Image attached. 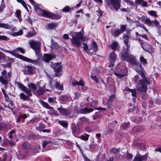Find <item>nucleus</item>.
I'll list each match as a JSON object with an SVG mask.
<instances>
[{"instance_id":"obj_1","label":"nucleus","mask_w":161,"mask_h":161,"mask_svg":"<svg viewBox=\"0 0 161 161\" xmlns=\"http://www.w3.org/2000/svg\"><path fill=\"white\" fill-rule=\"evenodd\" d=\"M136 70L141 75L143 80H139V84H138L137 87V90L140 92H146L147 84H149V82L144 74L140 70L136 69Z\"/></svg>"},{"instance_id":"obj_2","label":"nucleus","mask_w":161,"mask_h":161,"mask_svg":"<svg viewBox=\"0 0 161 161\" xmlns=\"http://www.w3.org/2000/svg\"><path fill=\"white\" fill-rule=\"evenodd\" d=\"M29 43L31 47L35 50L36 55L39 58L41 56L40 49L41 43L39 41L30 40L29 42Z\"/></svg>"},{"instance_id":"obj_3","label":"nucleus","mask_w":161,"mask_h":161,"mask_svg":"<svg viewBox=\"0 0 161 161\" xmlns=\"http://www.w3.org/2000/svg\"><path fill=\"white\" fill-rule=\"evenodd\" d=\"M83 39V35L80 32H75V36L72 37L71 39L72 43L75 45L77 47H80L81 45V42Z\"/></svg>"},{"instance_id":"obj_4","label":"nucleus","mask_w":161,"mask_h":161,"mask_svg":"<svg viewBox=\"0 0 161 161\" xmlns=\"http://www.w3.org/2000/svg\"><path fill=\"white\" fill-rule=\"evenodd\" d=\"M37 12L40 13L42 16L48 18H52L54 19H58L60 18L61 16L60 15L54 14L48 12L46 10L38 8Z\"/></svg>"},{"instance_id":"obj_5","label":"nucleus","mask_w":161,"mask_h":161,"mask_svg":"<svg viewBox=\"0 0 161 161\" xmlns=\"http://www.w3.org/2000/svg\"><path fill=\"white\" fill-rule=\"evenodd\" d=\"M98 50V47L97 43L95 41H92L91 45L87 53L90 54H93L96 53Z\"/></svg>"},{"instance_id":"obj_6","label":"nucleus","mask_w":161,"mask_h":161,"mask_svg":"<svg viewBox=\"0 0 161 161\" xmlns=\"http://www.w3.org/2000/svg\"><path fill=\"white\" fill-rule=\"evenodd\" d=\"M117 55L114 52L110 54L109 57V60L110 62L109 67H111L114 66V63L117 59Z\"/></svg>"},{"instance_id":"obj_7","label":"nucleus","mask_w":161,"mask_h":161,"mask_svg":"<svg viewBox=\"0 0 161 161\" xmlns=\"http://www.w3.org/2000/svg\"><path fill=\"white\" fill-rule=\"evenodd\" d=\"M2 73V75L5 77V79H4L3 77L1 76V82L3 84L4 86V87L6 88L7 87V84L8 83V81L6 79L7 78V76H8V77L10 78L9 74L8 73V74L7 75V72L5 70L3 71Z\"/></svg>"},{"instance_id":"obj_8","label":"nucleus","mask_w":161,"mask_h":161,"mask_svg":"<svg viewBox=\"0 0 161 161\" xmlns=\"http://www.w3.org/2000/svg\"><path fill=\"white\" fill-rule=\"evenodd\" d=\"M122 58L123 60L130 62H132L133 60V56L129 54L128 52L123 53Z\"/></svg>"},{"instance_id":"obj_9","label":"nucleus","mask_w":161,"mask_h":161,"mask_svg":"<svg viewBox=\"0 0 161 161\" xmlns=\"http://www.w3.org/2000/svg\"><path fill=\"white\" fill-rule=\"evenodd\" d=\"M108 4H111L116 11H118L120 7L119 0H109Z\"/></svg>"},{"instance_id":"obj_10","label":"nucleus","mask_w":161,"mask_h":161,"mask_svg":"<svg viewBox=\"0 0 161 161\" xmlns=\"http://www.w3.org/2000/svg\"><path fill=\"white\" fill-rule=\"evenodd\" d=\"M17 56L20 59L28 62L32 63L34 64H37L38 63L37 61L36 60L31 59L20 54H17Z\"/></svg>"},{"instance_id":"obj_11","label":"nucleus","mask_w":161,"mask_h":161,"mask_svg":"<svg viewBox=\"0 0 161 161\" xmlns=\"http://www.w3.org/2000/svg\"><path fill=\"white\" fill-rule=\"evenodd\" d=\"M54 71L56 72L55 75L56 77L62 75V73L61 71L62 69V67L59 64V63L55 64L54 67Z\"/></svg>"},{"instance_id":"obj_12","label":"nucleus","mask_w":161,"mask_h":161,"mask_svg":"<svg viewBox=\"0 0 161 161\" xmlns=\"http://www.w3.org/2000/svg\"><path fill=\"white\" fill-rule=\"evenodd\" d=\"M41 81L38 82L37 83L36 86H37L39 88V89L37 91V93L38 95H42L44 92L45 91V90H46L47 91H49V90L47 89H43V88L45 87V84L42 87H41L39 85Z\"/></svg>"},{"instance_id":"obj_13","label":"nucleus","mask_w":161,"mask_h":161,"mask_svg":"<svg viewBox=\"0 0 161 161\" xmlns=\"http://www.w3.org/2000/svg\"><path fill=\"white\" fill-rule=\"evenodd\" d=\"M147 156V154L142 156L138 152L133 161H146Z\"/></svg>"},{"instance_id":"obj_14","label":"nucleus","mask_w":161,"mask_h":161,"mask_svg":"<svg viewBox=\"0 0 161 161\" xmlns=\"http://www.w3.org/2000/svg\"><path fill=\"white\" fill-rule=\"evenodd\" d=\"M57 109L59 111V113L63 115L67 116L70 114V112L69 110L63 108L62 106L60 108H58Z\"/></svg>"},{"instance_id":"obj_15","label":"nucleus","mask_w":161,"mask_h":161,"mask_svg":"<svg viewBox=\"0 0 161 161\" xmlns=\"http://www.w3.org/2000/svg\"><path fill=\"white\" fill-rule=\"evenodd\" d=\"M141 46L143 49L146 51L148 52L151 50L152 48V47L147 43H141Z\"/></svg>"},{"instance_id":"obj_16","label":"nucleus","mask_w":161,"mask_h":161,"mask_svg":"<svg viewBox=\"0 0 161 161\" xmlns=\"http://www.w3.org/2000/svg\"><path fill=\"white\" fill-rule=\"evenodd\" d=\"M72 84L73 86L80 85L82 86H85V82L82 80H80L79 81L74 80L72 81Z\"/></svg>"},{"instance_id":"obj_17","label":"nucleus","mask_w":161,"mask_h":161,"mask_svg":"<svg viewBox=\"0 0 161 161\" xmlns=\"http://www.w3.org/2000/svg\"><path fill=\"white\" fill-rule=\"evenodd\" d=\"M123 40L125 44L126 45L128 48H129L130 46L129 43V37L125 34H124L123 36Z\"/></svg>"},{"instance_id":"obj_18","label":"nucleus","mask_w":161,"mask_h":161,"mask_svg":"<svg viewBox=\"0 0 161 161\" xmlns=\"http://www.w3.org/2000/svg\"><path fill=\"white\" fill-rule=\"evenodd\" d=\"M110 33L114 36L117 37L121 33V32L119 30L112 29Z\"/></svg>"},{"instance_id":"obj_19","label":"nucleus","mask_w":161,"mask_h":161,"mask_svg":"<svg viewBox=\"0 0 161 161\" xmlns=\"http://www.w3.org/2000/svg\"><path fill=\"white\" fill-rule=\"evenodd\" d=\"M124 71V69H121L120 71L119 69L117 70V72H115V75L118 77L119 78H121L124 77L125 75V74H123V72Z\"/></svg>"},{"instance_id":"obj_20","label":"nucleus","mask_w":161,"mask_h":161,"mask_svg":"<svg viewBox=\"0 0 161 161\" xmlns=\"http://www.w3.org/2000/svg\"><path fill=\"white\" fill-rule=\"evenodd\" d=\"M93 110V109H89L87 108H84L80 109V113L81 114H86L90 113Z\"/></svg>"},{"instance_id":"obj_21","label":"nucleus","mask_w":161,"mask_h":161,"mask_svg":"<svg viewBox=\"0 0 161 161\" xmlns=\"http://www.w3.org/2000/svg\"><path fill=\"white\" fill-rule=\"evenodd\" d=\"M55 57H52V56L49 54H45L43 58V59L46 62H48L50 60H51L53 58H55Z\"/></svg>"},{"instance_id":"obj_22","label":"nucleus","mask_w":161,"mask_h":161,"mask_svg":"<svg viewBox=\"0 0 161 161\" xmlns=\"http://www.w3.org/2000/svg\"><path fill=\"white\" fill-rule=\"evenodd\" d=\"M41 104L42 105L44 108H45L47 109H53V108L50 107L48 103H47L44 102L42 101H41L40 102Z\"/></svg>"},{"instance_id":"obj_23","label":"nucleus","mask_w":161,"mask_h":161,"mask_svg":"<svg viewBox=\"0 0 161 161\" xmlns=\"http://www.w3.org/2000/svg\"><path fill=\"white\" fill-rule=\"evenodd\" d=\"M125 91H128L131 93L133 97H136V92L135 89H132L127 87L125 88Z\"/></svg>"},{"instance_id":"obj_24","label":"nucleus","mask_w":161,"mask_h":161,"mask_svg":"<svg viewBox=\"0 0 161 161\" xmlns=\"http://www.w3.org/2000/svg\"><path fill=\"white\" fill-rule=\"evenodd\" d=\"M12 27V26L5 23H1V28L5 29H10Z\"/></svg>"},{"instance_id":"obj_25","label":"nucleus","mask_w":161,"mask_h":161,"mask_svg":"<svg viewBox=\"0 0 161 161\" xmlns=\"http://www.w3.org/2000/svg\"><path fill=\"white\" fill-rule=\"evenodd\" d=\"M36 86L35 84L31 83L28 85V86L30 89L32 90L33 91H35L36 89Z\"/></svg>"},{"instance_id":"obj_26","label":"nucleus","mask_w":161,"mask_h":161,"mask_svg":"<svg viewBox=\"0 0 161 161\" xmlns=\"http://www.w3.org/2000/svg\"><path fill=\"white\" fill-rule=\"evenodd\" d=\"M9 129L8 126L4 123L1 124V130H3L4 131H7Z\"/></svg>"},{"instance_id":"obj_27","label":"nucleus","mask_w":161,"mask_h":161,"mask_svg":"<svg viewBox=\"0 0 161 161\" xmlns=\"http://www.w3.org/2000/svg\"><path fill=\"white\" fill-rule=\"evenodd\" d=\"M58 25L56 23H51L47 25V28L49 29H54Z\"/></svg>"},{"instance_id":"obj_28","label":"nucleus","mask_w":161,"mask_h":161,"mask_svg":"<svg viewBox=\"0 0 161 161\" xmlns=\"http://www.w3.org/2000/svg\"><path fill=\"white\" fill-rule=\"evenodd\" d=\"M118 46V42H114L110 45V47L112 50H115L117 49Z\"/></svg>"},{"instance_id":"obj_29","label":"nucleus","mask_w":161,"mask_h":161,"mask_svg":"<svg viewBox=\"0 0 161 161\" xmlns=\"http://www.w3.org/2000/svg\"><path fill=\"white\" fill-rule=\"evenodd\" d=\"M1 61L3 60L4 61H5L7 63V60L9 58L8 57H6L5 55L3 53H1Z\"/></svg>"},{"instance_id":"obj_30","label":"nucleus","mask_w":161,"mask_h":161,"mask_svg":"<svg viewBox=\"0 0 161 161\" xmlns=\"http://www.w3.org/2000/svg\"><path fill=\"white\" fill-rule=\"evenodd\" d=\"M23 91L25 93L28 94L29 96H31L32 94L31 93V90L27 88L26 87H25L23 90Z\"/></svg>"},{"instance_id":"obj_31","label":"nucleus","mask_w":161,"mask_h":161,"mask_svg":"<svg viewBox=\"0 0 161 161\" xmlns=\"http://www.w3.org/2000/svg\"><path fill=\"white\" fill-rule=\"evenodd\" d=\"M27 69L30 74H33L35 72V70L34 67L31 66H28L27 67Z\"/></svg>"},{"instance_id":"obj_32","label":"nucleus","mask_w":161,"mask_h":161,"mask_svg":"<svg viewBox=\"0 0 161 161\" xmlns=\"http://www.w3.org/2000/svg\"><path fill=\"white\" fill-rule=\"evenodd\" d=\"M20 96L22 99L24 100H28L29 99V97L27 95H25L23 93H21L20 94Z\"/></svg>"},{"instance_id":"obj_33","label":"nucleus","mask_w":161,"mask_h":161,"mask_svg":"<svg viewBox=\"0 0 161 161\" xmlns=\"http://www.w3.org/2000/svg\"><path fill=\"white\" fill-rule=\"evenodd\" d=\"M55 86L58 90H63V86L62 84L61 85L59 83L56 82Z\"/></svg>"},{"instance_id":"obj_34","label":"nucleus","mask_w":161,"mask_h":161,"mask_svg":"<svg viewBox=\"0 0 161 161\" xmlns=\"http://www.w3.org/2000/svg\"><path fill=\"white\" fill-rule=\"evenodd\" d=\"M59 123L61 125L64 127H66L68 126V123L65 121H60Z\"/></svg>"},{"instance_id":"obj_35","label":"nucleus","mask_w":161,"mask_h":161,"mask_svg":"<svg viewBox=\"0 0 161 161\" xmlns=\"http://www.w3.org/2000/svg\"><path fill=\"white\" fill-rule=\"evenodd\" d=\"M129 125V123L127 122L123 123L121 126L120 127L123 129H125L128 127Z\"/></svg>"},{"instance_id":"obj_36","label":"nucleus","mask_w":161,"mask_h":161,"mask_svg":"<svg viewBox=\"0 0 161 161\" xmlns=\"http://www.w3.org/2000/svg\"><path fill=\"white\" fill-rule=\"evenodd\" d=\"M137 108L136 107H134L132 108H130L128 110L129 112H132L133 113H136L137 112Z\"/></svg>"},{"instance_id":"obj_37","label":"nucleus","mask_w":161,"mask_h":161,"mask_svg":"<svg viewBox=\"0 0 161 161\" xmlns=\"http://www.w3.org/2000/svg\"><path fill=\"white\" fill-rule=\"evenodd\" d=\"M68 97L65 95L60 96L59 98V99L61 101H65L67 100Z\"/></svg>"},{"instance_id":"obj_38","label":"nucleus","mask_w":161,"mask_h":161,"mask_svg":"<svg viewBox=\"0 0 161 161\" xmlns=\"http://www.w3.org/2000/svg\"><path fill=\"white\" fill-rule=\"evenodd\" d=\"M140 62L143 64H147V61L142 56L140 58Z\"/></svg>"},{"instance_id":"obj_39","label":"nucleus","mask_w":161,"mask_h":161,"mask_svg":"<svg viewBox=\"0 0 161 161\" xmlns=\"http://www.w3.org/2000/svg\"><path fill=\"white\" fill-rule=\"evenodd\" d=\"M52 143V142L50 141H47L46 140H44L43 141L42 143V146L43 147H44L48 143Z\"/></svg>"},{"instance_id":"obj_40","label":"nucleus","mask_w":161,"mask_h":161,"mask_svg":"<svg viewBox=\"0 0 161 161\" xmlns=\"http://www.w3.org/2000/svg\"><path fill=\"white\" fill-rule=\"evenodd\" d=\"M16 84L17 86L20 88L22 91L24 89V88L25 87L23 85L21 84L19 82H17L16 83Z\"/></svg>"},{"instance_id":"obj_41","label":"nucleus","mask_w":161,"mask_h":161,"mask_svg":"<svg viewBox=\"0 0 161 161\" xmlns=\"http://www.w3.org/2000/svg\"><path fill=\"white\" fill-rule=\"evenodd\" d=\"M89 137V135L86 134L85 135H82L81 136V138L85 141H86L88 140Z\"/></svg>"},{"instance_id":"obj_42","label":"nucleus","mask_w":161,"mask_h":161,"mask_svg":"<svg viewBox=\"0 0 161 161\" xmlns=\"http://www.w3.org/2000/svg\"><path fill=\"white\" fill-rule=\"evenodd\" d=\"M17 1L20 3L25 8L28 9L25 2L23 0H18Z\"/></svg>"},{"instance_id":"obj_43","label":"nucleus","mask_w":161,"mask_h":161,"mask_svg":"<svg viewBox=\"0 0 161 161\" xmlns=\"http://www.w3.org/2000/svg\"><path fill=\"white\" fill-rule=\"evenodd\" d=\"M148 13L149 14L152 16H154L155 17L157 16V15L154 11L152 10L149 11Z\"/></svg>"},{"instance_id":"obj_44","label":"nucleus","mask_w":161,"mask_h":161,"mask_svg":"<svg viewBox=\"0 0 161 161\" xmlns=\"http://www.w3.org/2000/svg\"><path fill=\"white\" fill-rule=\"evenodd\" d=\"M83 45H84V50L87 53V52H88V45L85 43H84Z\"/></svg>"},{"instance_id":"obj_45","label":"nucleus","mask_w":161,"mask_h":161,"mask_svg":"<svg viewBox=\"0 0 161 161\" xmlns=\"http://www.w3.org/2000/svg\"><path fill=\"white\" fill-rule=\"evenodd\" d=\"M126 26L124 25H121L120 26V31L121 32V33H123L124 31L125 30L126 27Z\"/></svg>"},{"instance_id":"obj_46","label":"nucleus","mask_w":161,"mask_h":161,"mask_svg":"<svg viewBox=\"0 0 161 161\" xmlns=\"http://www.w3.org/2000/svg\"><path fill=\"white\" fill-rule=\"evenodd\" d=\"M145 23L149 25L150 26L152 25V21H151L149 19H147L145 20Z\"/></svg>"},{"instance_id":"obj_47","label":"nucleus","mask_w":161,"mask_h":161,"mask_svg":"<svg viewBox=\"0 0 161 161\" xmlns=\"http://www.w3.org/2000/svg\"><path fill=\"white\" fill-rule=\"evenodd\" d=\"M22 34L23 31L22 30H21L19 32L14 33L13 35L15 36H17L22 35Z\"/></svg>"},{"instance_id":"obj_48","label":"nucleus","mask_w":161,"mask_h":161,"mask_svg":"<svg viewBox=\"0 0 161 161\" xmlns=\"http://www.w3.org/2000/svg\"><path fill=\"white\" fill-rule=\"evenodd\" d=\"M91 78L92 80H94L97 83L98 82V79L96 76H94L92 75L91 76Z\"/></svg>"},{"instance_id":"obj_49","label":"nucleus","mask_w":161,"mask_h":161,"mask_svg":"<svg viewBox=\"0 0 161 161\" xmlns=\"http://www.w3.org/2000/svg\"><path fill=\"white\" fill-rule=\"evenodd\" d=\"M40 147L38 146H36L33 149V150L34 153H37L38 152V150L40 148Z\"/></svg>"},{"instance_id":"obj_50","label":"nucleus","mask_w":161,"mask_h":161,"mask_svg":"<svg viewBox=\"0 0 161 161\" xmlns=\"http://www.w3.org/2000/svg\"><path fill=\"white\" fill-rule=\"evenodd\" d=\"M1 49L4 51L5 52L9 53L11 54L14 55H15V54H16L15 52H14V51H6L5 49H1Z\"/></svg>"},{"instance_id":"obj_51","label":"nucleus","mask_w":161,"mask_h":161,"mask_svg":"<svg viewBox=\"0 0 161 161\" xmlns=\"http://www.w3.org/2000/svg\"><path fill=\"white\" fill-rule=\"evenodd\" d=\"M16 50L19 51H20V53H25V50H24V49L22 48H21V47H18L16 48Z\"/></svg>"},{"instance_id":"obj_52","label":"nucleus","mask_w":161,"mask_h":161,"mask_svg":"<svg viewBox=\"0 0 161 161\" xmlns=\"http://www.w3.org/2000/svg\"><path fill=\"white\" fill-rule=\"evenodd\" d=\"M1 39L5 41H8L9 40V38L5 36H1Z\"/></svg>"},{"instance_id":"obj_53","label":"nucleus","mask_w":161,"mask_h":161,"mask_svg":"<svg viewBox=\"0 0 161 161\" xmlns=\"http://www.w3.org/2000/svg\"><path fill=\"white\" fill-rule=\"evenodd\" d=\"M21 11L19 10H17L16 12L17 17L19 18L20 16Z\"/></svg>"},{"instance_id":"obj_54","label":"nucleus","mask_w":161,"mask_h":161,"mask_svg":"<svg viewBox=\"0 0 161 161\" xmlns=\"http://www.w3.org/2000/svg\"><path fill=\"white\" fill-rule=\"evenodd\" d=\"M2 92L4 95V97H5L6 99H8V96L7 94L5 92V91L3 89H2Z\"/></svg>"},{"instance_id":"obj_55","label":"nucleus","mask_w":161,"mask_h":161,"mask_svg":"<svg viewBox=\"0 0 161 161\" xmlns=\"http://www.w3.org/2000/svg\"><path fill=\"white\" fill-rule=\"evenodd\" d=\"M70 8L68 6H66L63 9V10L65 12H69V11Z\"/></svg>"},{"instance_id":"obj_56","label":"nucleus","mask_w":161,"mask_h":161,"mask_svg":"<svg viewBox=\"0 0 161 161\" xmlns=\"http://www.w3.org/2000/svg\"><path fill=\"white\" fill-rule=\"evenodd\" d=\"M1 142H2L1 143L2 144V145L3 146L7 144L8 143V141L6 139H4L3 140V142H2V141Z\"/></svg>"},{"instance_id":"obj_57","label":"nucleus","mask_w":161,"mask_h":161,"mask_svg":"<svg viewBox=\"0 0 161 161\" xmlns=\"http://www.w3.org/2000/svg\"><path fill=\"white\" fill-rule=\"evenodd\" d=\"M152 23H153L154 25L156 26H158L159 24V22L156 20H154L152 21Z\"/></svg>"},{"instance_id":"obj_58","label":"nucleus","mask_w":161,"mask_h":161,"mask_svg":"<svg viewBox=\"0 0 161 161\" xmlns=\"http://www.w3.org/2000/svg\"><path fill=\"white\" fill-rule=\"evenodd\" d=\"M126 19L127 21H128L130 24H132L133 23H135L136 22V21H133L130 18H128V17L126 18Z\"/></svg>"},{"instance_id":"obj_59","label":"nucleus","mask_w":161,"mask_h":161,"mask_svg":"<svg viewBox=\"0 0 161 161\" xmlns=\"http://www.w3.org/2000/svg\"><path fill=\"white\" fill-rule=\"evenodd\" d=\"M142 3V4L141 5L142 7H147L148 6L146 2L143 1Z\"/></svg>"},{"instance_id":"obj_60","label":"nucleus","mask_w":161,"mask_h":161,"mask_svg":"<svg viewBox=\"0 0 161 161\" xmlns=\"http://www.w3.org/2000/svg\"><path fill=\"white\" fill-rule=\"evenodd\" d=\"M115 96L114 95H111L109 97L108 101H112L115 98Z\"/></svg>"},{"instance_id":"obj_61","label":"nucleus","mask_w":161,"mask_h":161,"mask_svg":"<svg viewBox=\"0 0 161 161\" xmlns=\"http://www.w3.org/2000/svg\"><path fill=\"white\" fill-rule=\"evenodd\" d=\"M36 32H33L31 33V32H29L27 36L28 37H30L31 36H33L35 35H36Z\"/></svg>"},{"instance_id":"obj_62","label":"nucleus","mask_w":161,"mask_h":161,"mask_svg":"<svg viewBox=\"0 0 161 161\" xmlns=\"http://www.w3.org/2000/svg\"><path fill=\"white\" fill-rule=\"evenodd\" d=\"M125 2H126L128 4H129L130 5H132L134 3L133 2L131 1L130 0H124Z\"/></svg>"},{"instance_id":"obj_63","label":"nucleus","mask_w":161,"mask_h":161,"mask_svg":"<svg viewBox=\"0 0 161 161\" xmlns=\"http://www.w3.org/2000/svg\"><path fill=\"white\" fill-rule=\"evenodd\" d=\"M7 157V155L6 154L4 153L3 155L2 159V161H5Z\"/></svg>"},{"instance_id":"obj_64","label":"nucleus","mask_w":161,"mask_h":161,"mask_svg":"<svg viewBox=\"0 0 161 161\" xmlns=\"http://www.w3.org/2000/svg\"><path fill=\"white\" fill-rule=\"evenodd\" d=\"M132 155L130 153H127V158L128 159H131L132 158Z\"/></svg>"}]
</instances>
